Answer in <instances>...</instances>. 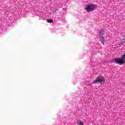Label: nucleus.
<instances>
[{
  "mask_svg": "<svg viewBox=\"0 0 125 125\" xmlns=\"http://www.w3.org/2000/svg\"><path fill=\"white\" fill-rule=\"evenodd\" d=\"M47 23H52L53 22V21L52 20H47Z\"/></svg>",
  "mask_w": 125,
  "mask_h": 125,
  "instance_id": "obj_7",
  "label": "nucleus"
},
{
  "mask_svg": "<svg viewBox=\"0 0 125 125\" xmlns=\"http://www.w3.org/2000/svg\"><path fill=\"white\" fill-rule=\"evenodd\" d=\"M121 44H124V43L121 42Z\"/></svg>",
  "mask_w": 125,
  "mask_h": 125,
  "instance_id": "obj_10",
  "label": "nucleus"
},
{
  "mask_svg": "<svg viewBox=\"0 0 125 125\" xmlns=\"http://www.w3.org/2000/svg\"><path fill=\"white\" fill-rule=\"evenodd\" d=\"M104 34H105V31L104 30H101L99 32V35L100 36H103Z\"/></svg>",
  "mask_w": 125,
  "mask_h": 125,
  "instance_id": "obj_5",
  "label": "nucleus"
},
{
  "mask_svg": "<svg viewBox=\"0 0 125 125\" xmlns=\"http://www.w3.org/2000/svg\"><path fill=\"white\" fill-rule=\"evenodd\" d=\"M77 124L79 125H83V122H82L81 121L80 122H78Z\"/></svg>",
  "mask_w": 125,
  "mask_h": 125,
  "instance_id": "obj_8",
  "label": "nucleus"
},
{
  "mask_svg": "<svg viewBox=\"0 0 125 125\" xmlns=\"http://www.w3.org/2000/svg\"><path fill=\"white\" fill-rule=\"evenodd\" d=\"M96 7H97V6L95 4H89L86 6L85 10L88 11V12H91L92 11H93Z\"/></svg>",
  "mask_w": 125,
  "mask_h": 125,
  "instance_id": "obj_2",
  "label": "nucleus"
},
{
  "mask_svg": "<svg viewBox=\"0 0 125 125\" xmlns=\"http://www.w3.org/2000/svg\"><path fill=\"white\" fill-rule=\"evenodd\" d=\"M100 41L103 44H104V43H105V39H104V37L103 36L101 37Z\"/></svg>",
  "mask_w": 125,
  "mask_h": 125,
  "instance_id": "obj_4",
  "label": "nucleus"
},
{
  "mask_svg": "<svg viewBox=\"0 0 125 125\" xmlns=\"http://www.w3.org/2000/svg\"><path fill=\"white\" fill-rule=\"evenodd\" d=\"M122 60H123V61H125V54H124L122 55Z\"/></svg>",
  "mask_w": 125,
  "mask_h": 125,
  "instance_id": "obj_6",
  "label": "nucleus"
},
{
  "mask_svg": "<svg viewBox=\"0 0 125 125\" xmlns=\"http://www.w3.org/2000/svg\"><path fill=\"white\" fill-rule=\"evenodd\" d=\"M114 60V63L118 65H123V64H125V61H124L122 58H116Z\"/></svg>",
  "mask_w": 125,
  "mask_h": 125,
  "instance_id": "obj_3",
  "label": "nucleus"
},
{
  "mask_svg": "<svg viewBox=\"0 0 125 125\" xmlns=\"http://www.w3.org/2000/svg\"><path fill=\"white\" fill-rule=\"evenodd\" d=\"M105 83V78L102 76H99L97 77L96 80H94L91 84H96V83Z\"/></svg>",
  "mask_w": 125,
  "mask_h": 125,
  "instance_id": "obj_1",
  "label": "nucleus"
},
{
  "mask_svg": "<svg viewBox=\"0 0 125 125\" xmlns=\"http://www.w3.org/2000/svg\"><path fill=\"white\" fill-rule=\"evenodd\" d=\"M58 10V9H56L55 10V12H56V11Z\"/></svg>",
  "mask_w": 125,
  "mask_h": 125,
  "instance_id": "obj_9",
  "label": "nucleus"
}]
</instances>
